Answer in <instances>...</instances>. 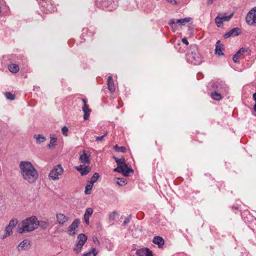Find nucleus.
Instances as JSON below:
<instances>
[{"mask_svg": "<svg viewBox=\"0 0 256 256\" xmlns=\"http://www.w3.org/2000/svg\"><path fill=\"white\" fill-rule=\"evenodd\" d=\"M215 22L218 27H220L222 26L223 22L222 18H220V16H218L215 18Z\"/></svg>", "mask_w": 256, "mask_h": 256, "instance_id": "obj_28", "label": "nucleus"}, {"mask_svg": "<svg viewBox=\"0 0 256 256\" xmlns=\"http://www.w3.org/2000/svg\"><path fill=\"white\" fill-rule=\"evenodd\" d=\"M92 213L93 210L92 208H88L86 209L84 214V219L86 224H88L90 218L92 215Z\"/></svg>", "mask_w": 256, "mask_h": 256, "instance_id": "obj_21", "label": "nucleus"}, {"mask_svg": "<svg viewBox=\"0 0 256 256\" xmlns=\"http://www.w3.org/2000/svg\"><path fill=\"white\" fill-rule=\"evenodd\" d=\"M136 254L139 256H152V252L148 248H142L136 250Z\"/></svg>", "mask_w": 256, "mask_h": 256, "instance_id": "obj_16", "label": "nucleus"}, {"mask_svg": "<svg viewBox=\"0 0 256 256\" xmlns=\"http://www.w3.org/2000/svg\"><path fill=\"white\" fill-rule=\"evenodd\" d=\"M182 42L184 44H186V45H188V40H186V38H183L182 39Z\"/></svg>", "mask_w": 256, "mask_h": 256, "instance_id": "obj_45", "label": "nucleus"}, {"mask_svg": "<svg viewBox=\"0 0 256 256\" xmlns=\"http://www.w3.org/2000/svg\"><path fill=\"white\" fill-rule=\"evenodd\" d=\"M107 84L108 89L110 92H113L115 91L116 86L114 84V82L112 76H109L108 77Z\"/></svg>", "mask_w": 256, "mask_h": 256, "instance_id": "obj_20", "label": "nucleus"}, {"mask_svg": "<svg viewBox=\"0 0 256 256\" xmlns=\"http://www.w3.org/2000/svg\"><path fill=\"white\" fill-rule=\"evenodd\" d=\"M87 236L86 234H81L78 236V242L75 244L74 248V250L76 253H80L82 248L87 240Z\"/></svg>", "mask_w": 256, "mask_h": 256, "instance_id": "obj_5", "label": "nucleus"}, {"mask_svg": "<svg viewBox=\"0 0 256 256\" xmlns=\"http://www.w3.org/2000/svg\"><path fill=\"white\" fill-rule=\"evenodd\" d=\"M246 52V50L244 48H242L238 51L236 53L237 54L240 56L242 54Z\"/></svg>", "mask_w": 256, "mask_h": 256, "instance_id": "obj_41", "label": "nucleus"}, {"mask_svg": "<svg viewBox=\"0 0 256 256\" xmlns=\"http://www.w3.org/2000/svg\"><path fill=\"white\" fill-rule=\"evenodd\" d=\"M57 138L54 136H50V143L48 144V146L50 148H54L56 146V142Z\"/></svg>", "mask_w": 256, "mask_h": 256, "instance_id": "obj_31", "label": "nucleus"}, {"mask_svg": "<svg viewBox=\"0 0 256 256\" xmlns=\"http://www.w3.org/2000/svg\"><path fill=\"white\" fill-rule=\"evenodd\" d=\"M56 218L60 226L64 225L68 220V218L62 213L57 214Z\"/></svg>", "mask_w": 256, "mask_h": 256, "instance_id": "obj_13", "label": "nucleus"}, {"mask_svg": "<svg viewBox=\"0 0 256 256\" xmlns=\"http://www.w3.org/2000/svg\"><path fill=\"white\" fill-rule=\"evenodd\" d=\"M118 216V214L117 212H113L109 214V219L110 220H114L115 219L116 217Z\"/></svg>", "mask_w": 256, "mask_h": 256, "instance_id": "obj_36", "label": "nucleus"}, {"mask_svg": "<svg viewBox=\"0 0 256 256\" xmlns=\"http://www.w3.org/2000/svg\"><path fill=\"white\" fill-rule=\"evenodd\" d=\"M34 137L36 139L37 144H40L46 140V138L42 134H34Z\"/></svg>", "mask_w": 256, "mask_h": 256, "instance_id": "obj_23", "label": "nucleus"}, {"mask_svg": "<svg viewBox=\"0 0 256 256\" xmlns=\"http://www.w3.org/2000/svg\"><path fill=\"white\" fill-rule=\"evenodd\" d=\"M64 172V169L60 164L54 166L50 172L48 177L53 180H58Z\"/></svg>", "mask_w": 256, "mask_h": 256, "instance_id": "obj_4", "label": "nucleus"}, {"mask_svg": "<svg viewBox=\"0 0 256 256\" xmlns=\"http://www.w3.org/2000/svg\"><path fill=\"white\" fill-rule=\"evenodd\" d=\"M93 185L94 184H92V182H88V183L86 185L84 190V193L86 194H88L91 193V190L92 188Z\"/></svg>", "mask_w": 256, "mask_h": 256, "instance_id": "obj_26", "label": "nucleus"}, {"mask_svg": "<svg viewBox=\"0 0 256 256\" xmlns=\"http://www.w3.org/2000/svg\"><path fill=\"white\" fill-rule=\"evenodd\" d=\"M9 70L12 73H16L19 71V66L14 64H10L8 66Z\"/></svg>", "mask_w": 256, "mask_h": 256, "instance_id": "obj_22", "label": "nucleus"}, {"mask_svg": "<svg viewBox=\"0 0 256 256\" xmlns=\"http://www.w3.org/2000/svg\"><path fill=\"white\" fill-rule=\"evenodd\" d=\"M38 226L42 228L43 229H46L48 226L49 225V223L46 221H39L38 220Z\"/></svg>", "mask_w": 256, "mask_h": 256, "instance_id": "obj_30", "label": "nucleus"}, {"mask_svg": "<svg viewBox=\"0 0 256 256\" xmlns=\"http://www.w3.org/2000/svg\"><path fill=\"white\" fill-rule=\"evenodd\" d=\"M233 208H237L236 207H232Z\"/></svg>", "mask_w": 256, "mask_h": 256, "instance_id": "obj_52", "label": "nucleus"}, {"mask_svg": "<svg viewBox=\"0 0 256 256\" xmlns=\"http://www.w3.org/2000/svg\"><path fill=\"white\" fill-rule=\"evenodd\" d=\"M38 226V219L36 216H32L22 220L17 227V231L22 234L33 231Z\"/></svg>", "mask_w": 256, "mask_h": 256, "instance_id": "obj_2", "label": "nucleus"}, {"mask_svg": "<svg viewBox=\"0 0 256 256\" xmlns=\"http://www.w3.org/2000/svg\"><path fill=\"white\" fill-rule=\"evenodd\" d=\"M120 146H118L117 144L115 145L114 146V148L116 150L117 152V150H118V148Z\"/></svg>", "mask_w": 256, "mask_h": 256, "instance_id": "obj_48", "label": "nucleus"}, {"mask_svg": "<svg viewBox=\"0 0 256 256\" xmlns=\"http://www.w3.org/2000/svg\"><path fill=\"white\" fill-rule=\"evenodd\" d=\"M214 0H208V2L209 4H211V3H212L213 2Z\"/></svg>", "mask_w": 256, "mask_h": 256, "instance_id": "obj_49", "label": "nucleus"}, {"mask_svg": "<svg viewBox=\"0 0 256 256\" xmlns=\"http://www.w3.org/2000/svg\"><path fill=\"white\" fill-rule=\"evenodd\" d=\"M224 50L223 44L220 42V40H218L216 44L215 54L218 56H222L224 54L222 52Z\"/></svg>", "mask_w": 256, "mask_h": 256, "instance_id": "obj_19", "label": "nucleus"}, {"mask_svg": "<svg viewBox=\"0 0 256 256\" xmlns=\"http://www.w3.org/2000/svg\"><path fill=\"white\" fill-rule=\"evenodd\" d=\"M1 10H2V8H1V7L0 6V12H1Z\"/></svg>", "mask_w": 256, "mask_h": 256, "instance_id": "obj_51", "label": "nucleus"}, {"mask_svg": "<svg viewBox=\"0 0 256 256\" xmlns=\"http://www.w3.org/2000/svg\"><path fill=\"white\" fill-rule=\"evenodd\" d=\"M241 33V30L238 28H234L230 30L226 33L224 36L225 38H228L230 36H235L240 35Z\"/></svg>", "mask_w": 256, "mask_h": 256, "instance_id": "obj_12", "label": "nucleus"}, {"mask_svg": "<svg viewBox=\"0 0 256 256\" xmlns=\"http://www.w3.org/2000/svg\"><path fill=\"white\" fill-rule=\"evenodd\" d=\"M30 242L27 240H24L18 244L17 250L18 252L27 250L30 246Z\"/></svg>", "mask_w": 256, "mask_h": 256, "instance_id": "obj_15", "label": "nucleus"}, {"mask_svg": "<svg viewBox=\"0 0 256 256\" xmlns=\"http://www.w3.org/2000/svg\"><path fill=\"white\" fill-rule=\"evenodd\" d=\"M254 110L256 112V102L254 106Z\"/></svg>", "mask_w": 256, "mask_h": 256, "instance_id": "obj_50", "label": "nucleus"}, {"mask_svg": "<svg viewBox=\"0 0 256 256\" xmlns=\"http://www.w3.org/2000/svg\"><path fill=\"white\" fill-rule=\"evenodd\" d=\"M212 88L214 90H217L220 92H226L227 90V87L226 84L222 82L213 84Z\"/></svg>", "mask_w": 256, "mask_h": 256, "instance_id": "obj_9", "label": "nucleus"}, {"mask_svg": "<svg viewBox=\"0 0 256 256\" xmlns=\"http://www.w3.org/2000/svg\"><path fill=\"white\" fill-rule=\"evenodd\" d=\"M240 56H238V54H237L236 53L233 56V60L234 61V62H239Z\"/></svg>", "mask_w": 256, "mask_h": 256, "instance_id": "obj_39", "label": "nucleus"}, {"mask_svg": "<svg viewBox=\"0 0 256 256\" xmlns=\"http://www.w3.org/2000/svg\"><path fill=\"white\" fill-rule=\"evenodd\" d=\"M166 1L172 4H177L175 0H166Z\"/></svg>", "mask_w": 256, "mask_h": 256, "instance_id": "obj_44", "label": "nucleus"}, {"mask_svg": "<svg viewBox=\"0 0 256 256\" xmlns=\"http://www.w3.org/2000/svg\"><path fill=\"white\" fill-rule=\"evenodd\" d=\"M126 152V148L124 146H120L118 150H117V152Z\"/></svg>", "mask_w": 256, "mask_h": 256, "instance_id": "obj_42", "label": "nucleus"}, {"mask_svg": "<svg viewBox=\"0 0 256 256\" xmlns=\"http://www.w3.org/2000/svg\"><path fill=\"white\" fill-rule=\"evenodd\" d=\"M116 183L120 186H124L126 184V180L122 178H118Z\"/></svg>", "mask_w": 256, "mask_h": 256, "instance_id": "obj_33", "label": "nucleus"}, {"mask_svg": "<svg viewBox=\"0 0 256 256\" xmlns=\"http://www.w3.org/2000/svg\"><path fill=\"white\" fill-rule=\"evenodd\" d=\"M76 169L82 176L87 174L90 170V168L89 166L84 165H80L76 167Z\"/></svg>", "mask_w": 256, "mask_h": 256, "instance_id": "obj_17", "label": "nucleus"}, {"mask_svg": "<svg viewBox=\"0 0 256 256\" xmlns=\"http://www.w3.org/2000/svg\"><path fill=\"white\" fill-rule=\"evenodd\" d=\"M190 18H184L180 19H172L170 20L169 22L170 25L173 28L174 24H180L182 26L185 25L186 23H188L190 22Z\"/></svg>", "mask_w": 256, "mask_h": 256, "instance_id": "obj_10", "label": "nucleus"}, {"mask_svg": "<svg viewBox=\"0 0 256 256\" xmlns=\"http://www.w3.org/2000/svg\"><path fill=\"white\" fill-rule=\"evenodd\" d=\"M210 96L213 100H220L222 98V95L216 91L212 92Z\"/></svg>", "mask_w": 256, "mask_h": 256, "instance_id": "obj_24", "label": "nucleus"}, {"mask_svg": "<svg viewBox=\"0 0 256 256\" xmlns=\"http://www.w3.org/2000/svg\"><path fill=\"white\" fill-rule=\"evenodd\" d=\"M220 16V18H222V22L224 21H228L233 16L234 14L232 13L230 15L228 16H226L223 14H218Z\"/></svg>", "mask_w": 256, "mask_h": 256, "instance_id": "obj_29", "label": "nucleus"}, {"mask_svg": "<svg viewBox=\"0 0 256 256\" xmlns=\"http://www.w3.org/2000/svg\"><path fill=\"white\" fill-rule=\"evenodd\" d=\"M246 22L250 26L256 24V7L252 8L246 16Z\"/></svg>", "mask_w": 256, "mask_h": 256, "instance_id": "obj_6", "label": "nucleus"}, {"mask_svg": "<svg viewBox=\"0 0 256 256\" xmlns=\"http://www.w3.org/2000/svg\"><path fill=\"white\" fill-rule=\"evenodd\" d=\"M98 254V252L96 248H92L91 250L85 254H84L83 256H96Z\"/></svg>", "mask_w": 256, "mask_h": 256, "instance_id": "obj_27", "label": "nucleus"}, {"mask_svg": "<svg viewBox=\"0 0 256 256\" xmlns=\"http://www.w3.org/2000/svg\"><path fill=\"white\" fill-rule=\"evenodd\" d=\"M18 222L16 219H12L10 222L8 226H10V228H12V229L15 227L16 225V224Z\"/></svg>", "mask_w": 256, "mask_h": 256, "instance_id": "obj_34", "label": "nucleus"}, {"mask_svg": "<svg viewBox=\"0 0 256 256\" xmlns=\"http://www.w3.org/2000/svg\"><path fill=\"white\" fill-rule=\"evenodd\" d=\"M100 177V175L98 173L95 172L92 176L90 178V180L89 182H92V184H94V182H96L98 178Z\"/></svg>", "mask_w": 256, "mask_h": 256, "instance_id": "obj_32", "label": "nucleus"}, {"mask_svg": "<svg viewBox=\"0 0 256 256\" xmlns=\"http://www.w3.org/2000/svg\"><path fill=\"white\" fill-rule=\"evenodd\" d=\"M19 167L22 176L25 180L30 184L36 182L38 177V173L30 162L22 161Z\"/></svg>", "mask_w": 256, "mask_h": 256, "instance_id": "obj_1", "label": "nucleus"}, {"mask_svg": "<svg viewBox=\"0 0 256 256\" xmlns=\"http://www.w3.org/2000/svg\"><path fill=\"white\" fill-rule=\"evenodd\" d=\"M68 128L64 126L62 128V134L64 135L65 136H68Z\"/></svg>", "mask_w": 256, "mask_h": 256, "instance_id": "obj_38", "label": "nucleus"}, {"mask_svg": "<svg viewBox=\"0 0 256 256\" xmlns=\"http://www.w3.org/2000/svg\"><path fill=\"white\" fill-rule=\"evenodd\" d=\"M6 97L7 99L10 100H14L15 98V96L14 94H12L10 92H6L5 94Z\"/></svg>", "mask_w": 256, "mask_h": 256, "instance_id": "obj_35", "label": "nucleus"}, {"mask_svg": "<svg viewBox=\"0 0 256 256\" xmlns=\"http://www.w3.org/2000/svg\"><path fill=\"white\" fill-rule=\"evenodd\" d=\"M152 242L158 245L159 248H162L164 244V238L160 236H155L152 240Z\"/></svg>", "mask_w": 256, "mask_h": 256, "instance_id": "obj_18", "label": "nucleus"}, {"mask_svg": "<svg viewBox=\"0 0 256 256\" xmlns=\"http://www.w3.org/2000/svg\"><path fill=\"white\" fill-rule=\"evenodd\" d=\"M190 50V52L186 55L188 61L194 65H198L201 64L202 59L198 52V46L196 44L191 45Z\"/></svg>", "mask_w": 256, "mask_h": 256, "instance_id": "obj_3", "label": "nucleus"}, {"mask_svg": "<svg viewBox=\"0 0 256 256\" xmlns=\"http://www.w3.org/2000/svg\"><path fill=\"white\" fill-rule=\"evenodd\" d=\"M116 162L117 167H122L123 166H126V164L125 159L124 158H116Z\"/></svg>", "mask_w": 256, "mask_h": 256, "instance_id": "obj_25", "label": "nucleus"}, {"mask_svg": "<svg viewBox=\"0 0 256 256\" xmlns=\"http://www.w3.org/2000/svg\"><path fill=\"white\" fill-rule=\"evenodd\" d=\"M255 102H256V93H254L252 96Z\"/></svg>", "mask_w": 256, "mask_h": 256, "instance_id": "obj_46", "label": "nucleus"}, {"mask_svg": "<svg viewBox=\"0 0 256 256\" xmlns=\"http://www.w3.org/2000/svg\"><path fill=\"white\" fill-rule=\"evenodd\" d=\"M108 134V132H106L104 135L100 136H96V141H99L104 138L106 135Z\"/></svg>", "mask_w": 256, "mask_h": 256, "instance_id": "obj_40", "label": "nucleus"}, {"mask_svg": "<svg viewBox=\"0 0 256 256\" xmlns=\"http://www.w3.org/2000/svg\"><path fill=\"white\" fill-rule=\"evenodd\" d=\"M114 170L120 172L124 176H128L130 173L133 172V170L128 168L127 164L126 166H123L122 167H117L115 168Z\"/></svg>", "mask_w": 256, "mask_h": 256, "instance_id": "obj_8", "label": "nucleus"}, {"mask_svg": "<svg viewBox=\"0 0 256 256\" xmlns=\"http://www.w3.org/2000/svg\"><path fill=\"white\" fill-rule=\"evenodd\" d=\"M80 220L76 218L74 220L72 224L69 226L68 230V233L70 236H74L76 231V229L80 224Z\"/></svg>", "mask_w": 256, "mask_h": 256, "instance_id": "obj_7", "label": "nucleus"}, {"mask_svg": "<svg viewBox=\"0 0 256 256\" xmlns=\"http://www.w3.org/2000/svg\"><path fill=\"white\" fill-rule=\"evenodd\" d=\"M84 106H82V111L84 112V119L86 120L88 119L91 110L89 108L88 106L86 104V101L84 98L82 100Z\"/></svg>", "mask_w": 256, "mask_h": 256, "instance_id": "obj_14", "label": "nucleus"}, {"mask_svg": "<svg viewBox=\"0 0 256 256\" xmlns=\"http://www.w3.org/2000/svg\"><path fill=\"white\" fill-rule=\"evenodd\" d=\"M12 228H10V226H7L6 228L5 233L7 235L10 236L12 233Z\"/></svg>", "mask_w": 256, "mask_h": 256, "instance_id": "obj_37", "label": "nucleus"}, {"mask_svg": "<svg viewBox=\"0 0 256 256\" xmlns=\"http://www.w3.org/2000/svg\"><path fill=\"white\" fill-rule=\"evenodd\" d=\"M90 154H88V152L85 150H82V153L80 155L79 160L81 163L84 164H89Z\"/></svg>", "mask_w": 256, "mask_h": 256, "instance_id": "obj_11", "label": "nucleus"}, {"mask_svg": "<svg viewBox=\"0 0 256 256\" xmlns=\"http://www.w3.org/2000/svg\"><path fill=\"white\" fill-rule=\"evenodd\" d=\"M9 236L8 235H7L6 233L2 237V240L4 239L5 238H6L7 236Z\"/></svg>", "mask_w": 256, "mask_h": 256, "instance_id": "obj_47", "label": "nucleus"}, {"mask_svg": "<svg viewBox=\"0 0 256 256\" xmlns=\"http://www.w3.org/2000/svg\"><path fill=\"white\" fill-rule=\"evenodd\" d=\"M130 216L129 217L126 218L123 222L124 226H125L130 221Z\"/></svg>", "mask_w": 256, "mask_h": 256, "instance_id": "obj_43", "label": "nucleus"}]
</instances>
